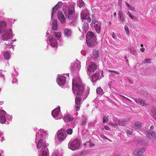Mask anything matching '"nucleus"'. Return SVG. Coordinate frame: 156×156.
<instances>
[{
	"label": "nucleus",
	"instance_id": "nucleus-30",
	"mask_svg": "<svg viewBox=\"0 0 156 156\" xmlns=\"http://www.w3.org/2000/svg\"><path fill=\"white\" fill-rule=\"evenodd\" d=\"M99 74L98 73L94 74L92 77V80L93 82H95L99 77Z\"/></svg>",
	"mask_w": 156,
	"mask_h": 156
},
{
	"label": "nucleus",
	"instance_id": "nucleus-60",
	"mask_svg": "<svg viewBox=\"0 0 156 156\" xmlns=\"http://www.w3.org/2000/svg\"><path fill=\"white\" fill-rule=\"evenodd\" d=\"M154 128V126H151V127H150V129L151 130H152V129H153Z\"/></svg>",
	"mask_w": 156,
	"mask_h": 156
},
{
	"label": "nucleus",
	"instance_id": "nucleus-43",
	"mask_svg": "<svg viewBox=\"0 0 156 156\" xmlns=\"http://www.w3.org/2000/svg\"><path fill=\"white\" fill-rule=\"evenodd\" d=\"M124 27H125V31L126 32V34L127 35H129V30L128 27L127 26H126V25H125Z\"/></svg>",
	"mask_w": 156,
	"mask_h": 156
},
{
	"label": "nucleus",
	"instance_id": "nucleus-55",
	"mask_svg": "<svg viewBox=\"0 0 156 156\" xmlns=\"http://www.w3.org/2000/svg\"><path fill=\"white\" fill-rule=\"evenodd\" d=\"M87 20L88 22L90 23L91 21V19L90 17H88V16L87 19Z\"/></svg>",
	"mask_w": 156,
	"mask_h": 156
},
{
	"label": "nucleus",
	"instance_id": "nucleus-4",
	"mask_svg": "<svg viewBox=\"0 0 156 156\" xmlns=\"http://www.w3.org/2000/svg\"><path fill=\"white\" fill-rule=\"evenodd\" d=\"M74 9L72 5H70L66 9H63L64 14L69 19H72L75 14Z\"/></svg>",
	"mask_w": 156,
	"mask_h": 156
},
{
	"label": "nucleus",
	"instance_id": "nucleus-22",
	"mask_svg": "<svg viewBox=\"0 0 156 156\" xmlns=\"http://www.w3.org/2000/svg\"><path fill=\"white\" fill-rule=\"evenodd\" d=\"M89 13L87 9H84L83 10L80 14L81 18L85 20L87 18L89 15Z\"/></svg>",
	"mask_w": 156,
	"mask_h": 156
},
{
	"label": "nucleus",
	"instance_id": "nucleus-16",
	"mask_svg": "<svg viewBox=\"0 0 156 156\" xmlns=\"http://www.w3.org/2000/svg\"><path fill=\"white\" fill-rule=\"evenodd\" d=\"M45 133L43 129H41L38 131L36 133V142L38 141L39 139H42V138L43 137L44 134Z\"/></svg>",
	"mask_w": 156,
	"mask_h": 156
},
{
	"label": "nucleus",
	"instance_id": "nucleus-3",
	"mask_svg": "<svg viewBox=\"0 0 156 156\" xmlns=\"http://www.w3.org/2000/svg\"><path fill=\"white\" fill-rule=\"evenodd\" d=\"M86 39V43L89 47H93L97 44L96 36L92 32L89 31L87 32Z\"/></svg>",
	"mask_w": 156,
	"mask_h": 156
},
{
	"label": "nucleus",
	"instance_id": "nucleus-52",
	"mask_svg": "<svg viewBox=\"0 0 156 156\" xmlns=\"http://www.w3.org/2000/svg\"><path fill=\"white\" fill-rule=\"evenodd\" d=\"M106 130H109L110 129V128L107 126V125H105L104 126V128Z\"/></svg>",
	"mask_w": 156,
	"mask_h": 156
},
{
	"label": "nucleus",
	"instance_id": "nucleus-18",
	"mask_svg": "<svg viewBox=\"0 0 156 156\" xmlns=\"http://www.w3.org/2000/svg\"><path fill=\"white\" fill-rule=\"evenodd\" d=\"M5 112L3 110H0V122L1 123H4L6 119L5 116Z\"/></svg>",
	"mask_w": 156,
	"mask_h": 156
},
{
	"label": "nucleus",
	"instance_id": "nucleus-41",
	"mask_svg": "<svg viewBox=\"0 0 156 156\" xmlns=\"http://www.w3.org/2000/svg\"><path fill=\"white\" fill-rule=\"evenodd\" d=\"M151 59L150 58H146L142 62V63L144 64L146 63H151Z\"/></svg>",
	"mask_w": 156,
	"mask_h": 156
},
{
	"label": "nucleus",
	"instance_id": "nucleus-27",
	"mask_svg": "<svg viewBox=\"0 0 156 156\" xmlns=\"http://www.w3.org/2000/svg\"><path fill=\"white\" fill-rule=\"evenodd\" d=\"M52 30H56L58 28L57 23L56 20H52Z\"/></svg>",
	"mask_w": 156,
	"mask_h": 156
},
{
	"label": "nucleus",
	"instance_id": "nucleus-40",
	"mask_svg": "<svg viewBox=\"0 0 156 156\" xmlns=\"http://www.w3.org/2000/svg\"><path fill=\"white\" fill-rule=\"evenodd\" d=\"M61 33L60 32H55L54 33V35H55V37H57V38L58 39L61 36Z\"/></svg>",
	"mask_w": 156,
	"mask_h": 156
},
{
	"label": "nucleus",
	"instance_id": "nucleus-58",
	"mask_svg": "<svg viewBox=\"0 0 156 156\" xmlns=\"http://www.w3.org/2000/svg\"><path fill=\"white\" fill-rule=\"evenodd\" d=\"M101 76H100V78H101L103 77V71H101Z\"/></svg>",
	"mask_w": 156,
	"mask_h": 156
},
{
	"label": "nucleus",
	"instance_id": "nucleus-42",
	"mask_svg": "<svg viewBox=\"0 0 156 156\" xmlns=\"http://www.w3.org/2000/svg\"><path fill=\"white\" fill-rule=\"evenodd\" d=\"M126 132L127 135H131L133 132V129H127L126 130Z\"/></svg>",
	"mask_w": 156,
	"mask_h": 156
},
{
	"label": "nucleus",
	"instance_id": "nucleus-25",
	"mask_svg": "<svg viewBox=\"0 0 156 156\" xmlns=\"http://www.w3.org/2000/svg\"><path fill=\"white\" fill-rule=\"evenodd\" d=\"M60 110V109L59 107L56 108L54 110H53L51 113L52 116L54 117L57 116L59 114Z\"/></svg>",
	"mask_w": 156,
	"mask_h": 156
},
{
	"label": "nucleus",
	"instance_id": "nucleus-48",
	"mask_svg": "<svg viewBox=\"0 0 156 156\" xmlns=\"http://www.w3.org/2000/svg\"><path fill=\"white\" fill-rule=\"evenodd\" d=\"M114 121H115V122L114 123H113L112 122H110V124L112 125V126H117L118 125V122H116V121H115V120H114Z\"/></svg>",
	"mask_w": 156,
	"mask_h": 156
},
{
	"label": "nucleus",
	"instance_id": "nucleus-14",
	"mask_svg": "<svg viewBox=\"0 0 156 156\" xmlns=\"http://www.w3.org/2000/svg\"><path fill=\"white\" fill-rule=\"evenodd\" d=\"M66 77L62 76L58 77L57 80L58 84L60 86L64 85L66 81Z\"/></svg>",
	"mask_w": 156,
	"mask_h": 156
},
{
	"label": "nucleus",
	"instance_id": "nucleus-57",
	"mask_svg": "<svg viewBox=\"0 0 156 156\" xmlns=\"http://www.w3.org/2000/svg\"><path fill=\"white\" fill-rule=\"evenodd\" d=\"M103 138L104 139H106L107 140H109L110 139H109L107 137H106V136H103Z\"/></svg>",
	"mask_w": 156,
	"mask_h": 156
},
{
	"label": "nucleus",
	"instance_id": "nucleus-29",
	"mask_svg": "<svg viewBox=\"0 0 156 156\" xmlns=\"http://www.w3.org/2000/svg\"><path fill=\"white\" fill-rule=\"evenodd\" d=\"M141 126V124L140 122H136L134 123L133 125L132 126L133 128L137 129H140Z\"/></svg>",
	"mask_w": 156,
	"mask_h": 156
},
{
	"label": "nucleus",
	"instance_id": "nucleus-51",
	"mask_svg": "<svg viewBox=\"0 0 156 156\" xmlns=\"http://www.w3.org/2000/svg\"><path fill=\"white\" fill-rule=\"evenodd\" d=\"M112 38L115 39H116V34H115L114 33V32H113V33H112Z\"/></svg>",
	"mask_w": 156,
	"mask_h": 156
},
{
	"label": "nucleus",
	"instance_id": "nucleus-28",
	"mask_svg": "<svg viewBox=\"0 0 156 156\" xmlns=\"http://www.w3.org/2000/svg\"><path fill=\"white\" fill-rule=\"evenodd\" d=\"M72 34V31L68 28H65L64 30V34L67 37L71 36Z\"/></svg>",
	"mask_w": 156,
	"mask_h": 156
},
{
	"label": "nucleus",
	"instance_id": "nucleus-32",
	"mask_svg": "<svg viewBox=\"0 0 156 156\" xmlns=\"http://www.w3.org/2000/svg\"><path fill=\"white\" fill-rule=\"evenodd\" d=\"M93 59H97L98 57V51L94 50L93 52Z\"/></svg>",
	"mask_w": 156,
	"mask_h": 156
},
{
	"label": "nucleus",
	"instance_id": "nucleus-63",
	"mask_svg": "<svg viewBox=\"0 0 156 156\" xmlns=\"http://www.w3.org/2000/svg\"><path fill=\"white\" fill-rule=\"evenodd\" d=\"M2 136V139H1V140L2 141V140H4V137L3 136Z\"/></svg>",
	"mask_w": 156,
	"mask_h": 156
},
{
	"label": "nucleus",
	"instance_id": "nucleus-24",
	"mask_svg": "<svg viewBox=\"0 0 156 156\" xmlns=\"http://www.w3.org/2000/svg\"><path fill=\"white\" fill-rule=\"evenodd\" d=\"M6 26V23L5 22H0V34L2 33L5 30Z\"/></svg>",
	"mask_w": 156,
	"mask_h": 156
},
{
	"label": "nucleus",
	"instance_id": "nucleus-2",
	"mask_svg": "<svg viewBox=\"0 0 156 156\" xmlns=\"http://www.w3.org/2000/svg\"><path fill=\"white\" fill-rule=\"evenodd\" d=\"M47 146L44 140L41 139L39 140L37 144V148L38 149H41L40 151L41 156H49Z\"/></svg>",
	"mask_w": 156,
	"mask_h": 156
},
{
	"label": "nucleus",
	"instance_id": "nucleus-35",
	"mask_svg": "<svg viewBox=\"0 0 156 156\" xmlns=\"http://www.w3.org/2000/svg\"><path fill=\"white\" fill-rule=\"evenodd\" d=\"M85 145H88L90 147H92L94 146L95 144L92 143L90 140H89L85 143Z\"/></svg>",
	"mask_w": 156,
	"mask_h": 156
},
{
	"label": "nucleus",
	"instance_id": "nucleus-59",
	"mask_svg": "<svg viewBox=\"0 0 156 156\" xmlns=\"http://www.w3.org/2000/svg\"><path fill=\"white\" fill-rule=\"evenodd\" d=\"M145 50V49L144 48H141L140 49V51H144Z\"/></svg>",
	"mask_w": 156,
	"mask_h": 156
},
{
	"label": "nucleus",
	"instance_id": "nucleus-13",
	"mask_svg": "<svg viewBox=\"0 0 156 156\" xmlns=\"http://www.w3.org/2000/svg\"><path fill=\"white\" fill-rule=\"evenodd\" d=\"M133 99L136 103L140 104V105L146 107L147 106H148L149 105L147 103L145 102V100L142 98H133Z\"/></svg>",
	"mask_w": 156,
	"mask_h": 156
},
{
	"label": "nucleus",
	"instance_id": "nucleus-34",
	"mask_svg": "<svg viewBox=\"0 0 156 156\" xmlns=\"http://www.w3.org/2000/svg\"><path fill=\"white\" fill-rule=\"evenodd\" d=\"M118 123L120 126H125L126 124V121L124 120H121L119 121Z\"/></svg>",
	"mask_w": 156,
	"mask_h": 156
},
{
	"label": "nucleus",
	"instance_id": "nucleus-39",
	"mask_svg": "<svg viewBox=\"0 0 156 156\" xmlns=\"http://www.w3.org/2000/svg\"><path fill=\"white\" fill-rule=\"evenodd\" d=\"M51 156H61L58 150H56L53 153Z\"/></svg>",
	"mask_w": 156,
	"mask_h": 156
},
{
	"label": "nucleus",
	"instance_id": "nucleus-5",
	"mask_svg": "<svg viewBox=\"0 0 156 156\" xmlns=\"http://www.w3.org/2000/svg\"><path fill=\"white\" fill-rule=\"evenodd\" d=\"M80 141L77 139L70 141L68 144V147L73 151H75L80 147Z\"/></svg>",
	"mask_w": 156,
	"mask_h": 156
},
{
	"label": "nucleus",
	"instance_id": "nucleus-11",
	"mask_svg": "<svg viewBox=\"0 0 156 156\" xmlns=\"http://www.w3.org/2000/svg\"><path fill=\"white\" fill-rule=\"evenodd\" d=\"M146 149L145 147L139 148L136 149L133 151V154L138 156L142 155L146 151Z\"/></svg>",
	"mask_w": 156,
	"mask_h": 156
},
{
	"label": "nucleus",
	"instance_id": "nucleus-44",
	"mask_svg": "<svg viewBox=\"0 0 156 156\" xmlns=\"http://www.w3.org/2000/svg\"><path fill=\"white\" fill-rule=\"evenodd\" d=\"M66 132L68 134L71 135L73 133V130L71 129H68L66 130Z\"/></svg>",
	"mask_w": 156,
	"mask_h": 156
},
{
	"label": "nucleus",
	"instance_id": "nucleus-1",
	"mask_svg": "<svg viewBox=\"0 0 156 156\" xmlns=\"http://www.w3.org/2000/svg\"><path fill=\"white\" fill-rule=\"evenodd\" d=\"M73 90L74 94H79L86 98L89 93L90 88L87 87L86 92H83L84 85L82 83L80 79L78 77L73 79Z\"/></svg>",
	"mask_w": 156,
	"mask_h": 156
},
{
	"label": "nucleus",
	"instance_id": "nucleus-45",
	"mask_svg": "<svg viewBox=\"0 0 156 156\" xmlns=\"http://www.w3.org/2000/svg\"><path fill=\"white\" fill-rule=\"evenodd\" d=\"M108 118L106 116H104L103 117V123H105L108 121Z\"/></svg>",
	"mask_w": 156,
	"mask_h": 156
},
{
	"label": "nucleus",
	"instance_id": "nucleus-9",
	"mask_svg": "<svg viewBox=\"0 0 156 156\" xmlns=\"http://www.w3.org/2000/svg\"><path fill=\"white\" fill-rule=\"evenodd\" d=\"M12 30L11 29H7L4 34L2 37V38L3 40L7 41L8 39L11 38L12 36Z\"/></svg>",
	"mask_w": 156,
	"mask_h": 156
},
{
	"label": "nucleus",
	"instance_id": "nucleus-23",
	"mask_svg": "<svg viewBox=\"0 0 156 156\" xmlns=\"http://www.w3.org/2000/svg\"><path fill=\"white\" fill-rule=\"evenodd\" d=\"M118 15L120 20L122 22H124L125 20L126 17L124 13L122 11H119L118 12Z\"/></svg>",
	"mask_w": 156,
	"mask_h": 156
},
{
	"label": "nucleus",
	"instance_id": "nucleus-61",
	"mask_svg": "<svg viewBox=\"0 0 156 156\" xmlns=\"http://www.w3.org/2000/svg\"><path fill=\"white\" fill-rule=\"evenodd\" d=\"M3 135V134L2 133V132L1 131H0V136H2V135Z\"/></svg>",
	"mask_w": 156,
	"mask_h": 156
},
{
	"label": "nucleus",
	"instance_id": "nucleus-37",
	"mask_svg": "<svg viewBox=\"0 0 156 156\" xmlns=\"http://www.w3.org/2000/svg\"><path fill=\"white\" fill-rule=\"evenodd\" d=\"M97 93L99 94H103V90L100 87H98L97 89Z\"/></svg>",
	"mask_w": 156,
	"mask_h": 156
},
{
	"label": "nucleus",
	"instance_id": "nucleus-6",
	"mask_svg": "<svg viewBox=\"0 0 156 156\" xmlns=\"http://www.w3.org/2000/svg\"><path fill=\"white\" fill-rule=\"evenodd\" d=\"M91 25L94 27V30L98 34H99L100 33L101 29V24L100 22L95 19L92 20Z\"/></svg>",
	"mask_w": 156,
	"mask_h": 156
},
{
	"label": "nucleus",
	"instance_id": "nucleus-19",
	"mask_svg": "<svg viewBox=\"0 0 156 156\" xmlns=\"http://www.w3.org/2000/svg\"><path fill=\"white\" fill-rule=\"evenodd\" d=\"M80 28L82 30H81L80 28H79V29L80 31L86 32L89 28V25L88 23L86 21H84L82 24L81 27H80Z\"/></svg>",
	"mask_w": 156,
	"mask_h": 156
},
{
	"label": "nucleus",
	"instance_id": "nucleus-12",
	"mask_svg": "<svg viewBox=\"0 0 156 156\" xmlns=\"http://www.w3.org/2000/svg\"><path fill=\"white\" fill-rule=\"evenodd\" d=\"M88 72H94L97 68V66L94 62H90L88 66Z\"/></svg>",
	"mask_w": 156,
	"mask_h": 156
},
{
	"label": "nucleus",
	"instance_id": "nucleus-36",
	"mask_svg": "<svg viewBox=\"0 0 156 156\" xmlns=\"http://www.w3.org/2000/svg\"><path fill=\"white\" fill-rule=\"evenodd\" d=\"M130 51L131 53H132L134 55H136L137 54L136 51L133 47L130 48Z\"/></svg>",
	"mask_w": 156,
	"mask_h": 156
},
{
	"label": "nucleus",
	"instance_id": "nucleus-10",
	"mask_svg": "<svg viewBox=\"0 0 156 156\" xmlns=\"http://www.w3.org/2000/svg\"><path fill=\"white\" fill-rule=\"evenodd\" d=\"M66 135L65 130L63 128L61 129L58 132V138L59 141H63L66 137Z\"/></svg>",
	"mask_w": 156,
	"mask_h": 156
},
{
	"label": "nucleus",
	"instance_id": "nucleus-46",
	"mask_svg": "<svg viewBox=\"0 0 156 156\" xmlns=\"http://www.w3.org/2000/svg\"><path fill=\"white\" fill-rule=\"evenodd\" d=\"M152 114L153 118L156 121V111H154L152 112Z\"/></svg>",
	"mask_w": 156,
	"mask_h": 156
},
{
	"label": "nucleus",
	"instance_id": "nucleus-8",
	"mask_svg": "<svg viewBox=\"0 0 156 156\" xmlns=\"http://www.w3.org/2000/svg\"><path fill=\"white\" fill-rule=\"evenodd\" d=\"M76 97L75 98L76 105L75 107L77 111H79L80 110V105H81V102L82 100V98H85L83 96L79 94H75Z\"/></svg>",
	"mask_w": 156,
	"mask_h": 156
},
{
	"label": "nucleus",
	"instance_id": "nucleus-31",
	"mask_svg": "<svg viewBox=\"0 0 156 156\" xmlns=\"http://www.w3.org/2000/svg\"><path fill=\"white\" fill-rule=\"evenodd\" d=\"M77 4L80 8L83 7L85 5V4L82 0H79L77 2Z\"/></svg>",
	"mask_w": 156,
	"mask_h": 156
},
{
	"label": "nucleus",
	"instance_id": "nucleus-53",
	"mask_svg": "<svg viewBox=\"0 0 156 156\" xmlns=\"http://www.w3.org/2000/svg\"><path fill=\"white\" fill-rule=\"evenodd\" d=\"M120 95L122 97L125 98L126 99L128 100L129 101H130V102L131 101V100H130L128 98H127L125 96H122V95Z\"/></svg>",
	"mask_w": 156,
	"mask_h": 156
},
{
	"label": "nucleus",
	"instance_id": "nucleus-47",
	"mask_svg": "<svg viewBox=\"0 0 156 156\" xmlns=\"http://www.w3.org/2000/svg\"><path fill=\"white\" fill-rule=\"evenodd\" d=\"M125 4L127 6L128 8V9L129 10H133V8L131 7L129 5L127 2H126Z\"/></svg>",
	"mask_w": 156,
	"mask_h": 156
},
{
	"label": "nucleus",
	"instance_id": "nucleus-56",
	"mask_svg": "<svg viewBox=\"0 0 156 156\" xmlns=\"http://www.w3.org/2000/svg\"><path fill=\"white\" fill-rule=\"evenodd\" d=\"M17 82V79H14L12 81V82L13 83H16Z\"/></svg>",
	"mask_w": 156,
	"mask_h": 156
},
{
	"label": "nucleus",
	"instance_id": "nucleus-38",
	"mask_svg": "<svg viewBox=\"0 0 156 156\" xmlns=\"http://www.w3.org/2000/svg\"><path fill=\"white\" fill-rule=\"evenodd\" d=\"M4 55L5 58L7 59H9L10 58V55L8 52L6 51L5 52Z\"/></svg>",
	"mask_w": 156,
	"mask_h": 156
},
{
	"label": "nucleus",
	"instance_id": "nucleus-50",
	"mask_svg": "<svg viewBox=\"0 0 156 156\" xmlns=\"http://www.w3.org/2000/svg\"><path fill=\"white\" fill-rule=\"evenodd\" d=\"M129 16L132 20H134L135 19V17L131 13L130 14H129Z\"/></svg>",
	"mask_w": 156,
	"mask_h": 156
},
{
	"label": "nucleus",
	"instance_id": "nucleus-62",
	"mask_svg": "<svg viewBox=\"0 0 156 156\" xmlns=\"http://www.w3.org/2000/svg\"><path fill=\"white\" fill-rule=\"evenodd\" d=\"M125 59L126 60V61L127 62H128V59H127V56H125Z\"/></svg>",
	"mask_w": 156,
	"mask_h": 156
},
{
	"label": "nucleus",
	"instance_id": "nucleus-7",
	"mask_svg": "<svg viewBox=\"0 0 156 156\" xmlns=\"http://www.w3.org/2000/svg\"><path fill=\"white\" fill-rule=\"evenodd\" d=\"M80 61H77L75 64H72L70 69L71 71L73 73H77L78 72L80 69Z\"/></svg>",
	"mask_w": 156,
	"mask_h": 156
},
{
	"label": "nucleus",
	"instance_id": "nucleus-49",
	"mask_svg": "<svg viewBox=\"0 0 156 156\" xmlns=\"http://www.w3.org/2000/svg\"><path fill=\"white\" fill-rule=\"evenodd\" d=\"M109 72H111L114 73L116 74H119V73H118V72L117 71H115L114 70H109Z\"/></svg>",
	"mask_w": 156,
	"mask_h": 156
},
{
	"label": "nucleus",
	"instance_id": "nucleus-17",
	"mask_svg": "<svg viewBox=\"0 0 156 156\" xmlns=\"http://www.w3.org/2000/svg\"><path fill=\"white\" fill-rule=\"evenodd\" d=\"M48 39L51 45L53 47H56L57 44V42L56 39L53 36H50Z\"/></svg>",
	"mask_w": 156,
	"mask_h": 156
},
{
	"label": "nucleus",
	"instance_id": "nucleus-33",
	"mask_svg": "<svg viewBox=\"0 0 156 156\" xmlns=\"http://www.w3.org/2000/svg\"><path fill=\"white\" fill-rule=\"evenodd\" d=\"M88 118L87 116H83V120L81 122V124L82 125L86 124L87 122V120Z\"/></svg>",
	"mask_w": 156,
	"mask_h": 156
},
{
	"label": "nucleus",
	"instance_id": "nucleus-20",
	"mask_svg": "<svg viewBox=\"0 0 156 156\" xmlns=\"http://www.w3.org/2000/svg\"><path fill=\"white\" fill-rule=\"evenodd\" d=\"M147 136L150 140L152 141H154L155 140L156 136L153 131H152L151 132L150 131L148 130L147 131Z\"/></svg>",
	"mask_w": 156,
	"mask_h": 156
},
{
	"label": "nucleus",
	"instance_id": "nucleus-26",
	"mask_svg": "<svg viewBox=\"0 0 156 156\" xmlns=\"http://www.w3.org/2000/svg\"><path fill=\"white\" fill-rule=\"evenodd\" d=\"M64 121L66 122H68L69 121H71L73 120V116L70 115H67L65 116L63 119Z\"/></svg>",
	"mask_w": 156,
	"mask_h": 156
},
{
	"label": "nucleus",
	"instance_id": "nucleus-21",
	"mask_svg": "<svg viewBox=\"0 0 156 156\" xmlns=\"http://www.w3.org/2000/svg\"><path fill=\"white\" fill-rule=\"evenodd\" d=\"M62 3L60 2L58 3L53 8L51 14V19H52L54 13L58 9L60 8L62 5Z\"/></svg>",
	"mask_w": 156,
	"mask_h": 156
},
{
	"label": "nucleus",
	"instance_id": "nucleus-54",
	"mask_svg": "<svg viewBox=\"0 0 156 156\" xmlns=\"http://www.w3.org/2000/svg\"><path fill=\"white\" fill-rule=\"evenodd\" d=\"M120 95L122 97L125 98L126 99L128 100L129 101H130V102L131 101V100H130L128 98H127L125 96H122V95Z\"/></svg>",
	"mask_w": 156,
	"mask_h": 156
},
{
	"label": "nucleus",
	"instance_id": "nucleus-64",
	"mask_svg": "<svg viewBox=\"0 0 156 156\" xmlns=\"http://www.w3.org/2000/svg\"><path fill=\"white\" fill-rule=\"evenodd\" d=\"M131 13L129 12H127V14L129 16V14H130Z\"/></svg>",
	"mask_w": 156,
	"mask_h": 156
},
{
	"label": "nucleus",
	"instance_id": "nucleus-15",
	"mask_svg": "<svg viewBox=\"0 0 156 156\" xmlns=\"http://www.w3.org/2000/svg\"><path fill=\"white\" fill-rule=\"evenodd\" d=\"M57 16L58 20L61 23H63L65 22V18L62 11L58 12Z\"/></svg>",
	"mask_w": 156,
	"mask_h": 156
}]
</instances>
